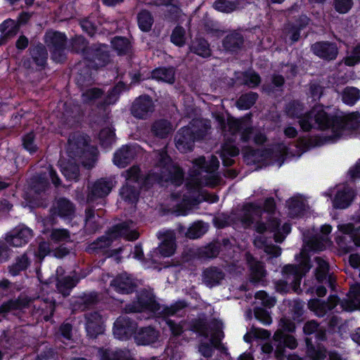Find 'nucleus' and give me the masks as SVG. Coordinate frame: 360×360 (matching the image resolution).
Returning a JSON list of instances; mask_svg holds the SVG:
<instances>
[{
    "mask_svg": "<svg viewBox=\"0 0 360 360\" xmlns=\"http://www.w3.org/2000/svg\"><path fill=\"white\" fill-rule=\"evenodd\" d=\"M338 117L329 115L322 105H315L309 112L304 114L299 121L301 128L305 131H310L314 124L321 129L333 128L338 129V124L336 122Z\"/></svg>",
    "mask_w": 360,
    "mask_h": 360,
    "instance_id": "obj_5",
    "label": "nucleus"
},
{
    "mask_svg": "<svg viewBox=\"0 0 360 360\" xmlns=\"http://www.w3.org/2000/svg\"><path fill=\"white\" fill-rule=\"evenodd\" d=\"M86 330L91 338H96L103 333L102 317L96 311L90 312L85 315Z\"/></svg>",
    "mask_w": 360,
    "mask_h": 360,
    "instance_id": "obj_24",
    "label": "nucleus"
},
{
    "mask_svg": "<svg viewBox=\"0 0 360 360\" xmlns=\"http://www.w3.org/2000/svg\"><path fill=\"white\" fill-rule=\"evenodd\" d=\"M98 302V295L95 292H91L78 297L75 302V307L81 311H84L96 304Z\"/></svg>",
    "mask_w": 360,
    "mask_h": 360,
    "instance_id": "obj_43",
    "label": "nucleus"
},
{
    "mask_svg": "<svg viewBox=\"0 0 360 360\" xmlns=\"http://www.w3.org/2000/svg\"><path fill=\"white\" fill-rule=\"evenodd\" d=\"M67 151L70 158L72 159L89 158L91 155L87 137L78 132L69 136Z\"/></svg>",
    "mask_w": 360,
    "mask_h": 360,
    "instance_id": "obj_9",
    "label": "nucleus"
},
{
    "mask_svg": "<svg viewBox=\"0 0 360 360\" xmlns=\"http://www.w3.org/2000/svg\"><path fill=\"white\" fill-rule=\"evenodd\" d=\"M239 5V0H217L214 4L215 9L229 13L234 11Z\"/></svg>",
    "mask_w": 360,
    "mask_h": 360,
    "instance_id": "obj_55",
    "label": "nucleus"
},
{
    "mask_svg": "<svg viewBox=\"0 0 360 360\" xmlns=\"http://www.w3.org/2000/svg\"><path fill=\"white\" fill-rule=\"evenodd\" d=\"M219 184V179L217 176L207 179L205 177H198L197 174H191V178L188 179V181L186 184V187L188 190L191 191L192 193V196L191 198H188V196L184 195V197H186L187 199H184L185 201V204L192 205L196 201V195L199 192L200 189L204 186H208L211 187H214Z\"/></svg>",
    "mask_w": 360,
    "mask_h": 360,
    "instance_id": "obj_10",
    "label": "nucleus"
},
{
    "mask_svg": "<svg viewBox=\"0 0 360 360\" xmlns=\"http://www.w3.org/2000/svg\"><path fill=\"white\" fill-rule=\"evenodd\" d=\"M239 153V149L231 143H224L221 148L220 156L222 159L223 164L225 166H231L233 163V160L229 158L235 157Z\"/></svg>",
    "mask_w": 360,
    "mask_h": 360,
    "instance_id": "obj_50",
    "label": "nucleus"
},
{
    "mask_svg": "<svg viewBox=\"0 0 360 360\" xmlns=\"http://www.w3.org/2000/svg\"><path fill=\"white\" fill-rule=\"evenodd\" d=\"M139 188L137 185L125 184L120 191L122 199L131 203L136 202L139 195Z\"/></svg>",
    "mask_w": 360,
    "mask_h": 360,
    "instance_id": "obj_48",
    "label": "nucleus"
},
{
    "mask_svg": "<svg viewBox=\"0 0 360 360\" xmlns=\"http://www.w3.org/2000/svg\"><path fill=\"white\" fill-rule=\"evenodd\" d=\"M61 171L69 180H77L79 176L78 165L72 160H60L59 161Z\"/></svg>",
    "mask_w": 360,
    "mask_h": 360,
    "instance_id": "obj_42",
    "label": "nucleus"
},
{
    "mask_svg": "<svg viewBox=\"0 0 360 360\" xmlns=\"http://www.w3.org/2000/svg\"><path fill=\"white\" fill-rule=\"evenodd\" d=\"M360 98V91L353 86H347L342 91V101L344 103L353 105Z\"/></svg>",
    "mask_w": 360,
    "mask_h": 360,
    "instance_id": "obj_54",
    "label": "nucleus"
},
{
    "mask_svg": "<svg viewBox=\"0 0 360 360\" xmlns=\"http://www.w3.org/2000/svg\"><path fill=\"white\" fill-rule=\"evenodd\" d=\"M30 264V260L27 253H24L20 257H18L15 262L8 267L9 273L12 276H17L20 271L27 269Z\"/></svg>",
    "mask_w": 360,
    "mask_h": 360,
    "instance_id": "obj_51",
    "label": "nucleus"
},
{
    "mask_svg": "<svg viewBox=\"0 0 360 360\" xmlns=\"http://www.w3.org/2000/svg\"><path fill=\"white\" fill-rule=\"evenodd\" d=\"M112 188V184L110 181L101 179L96 181L91 187L88 194L87 200L92 202L98 198H103L108 195Z\"/></svg>",
    "mask_w": 360,
    "mask_h": 360,
    "instance_id": "obj_26",
    "label": "nucleus"
},
{
    "mask_svg": "<svg viewBox=\"0 0 360 360\" xmlns=\"http://www.w3.org/2000/svg\"><path fill=\"white\" fill-rule=\"evenodd\" d=\"M103 91L101 89L94 87L86 89L82 94V101L84 103H91L95 102L103 95Z\"/></svg>",
    "mask_w": 360,
    "mask_h": 360,
    "instance_id": "obj_58",
    "label": "nucleus"
},
{
    "mask_svg": "<svg viewBox=\"0 0 360 360\" xmlns=\"http://www.w3.org/2000/svg\"><path fill=\"white\" fill-rule=\"evenodd\" d=\"M111 285L116 291L123 294L132 292L136 288L131 278L127 274H120L117 276L112 282Z\"/></svg>",
    "mask_w": 360,
    "mask_h": 360,
    "instance_id": "obj_30",
    "label": "nucleus"
},
{
    "mask_svg": "<svg viewBox=\"0 0 360 360\" xmlns=\"http://www.w3.org/2000/svg\"><path fill=\"white\" fill-rule=\"evenodd\" d=\"M175 130L174 125L167 120L160 119L155 120L150 127L151 134L159 139H166Z\"/></svg>",
    "mask_w": 360,
    "mask_h": 360,
    "instance_id": "obj_28",
    "label": "nucleus"
},
{
    "mask_svg": "<svg viewBox=\"0 0 360 360\" xmlns=\"http://www.w3.org/2000/svg\"><path fill=\"white\" fill-rule=\"evenodd\" d=\"M195 140L193 130L190 127H183L175 136L176 147L182 153L189 152L193 149Z\"/></svg>",
    "mask_w": 360,
    "mask_h": 360,
    "instance_id": "obj_17",
    "label": "nucleus"
},
{
    "mask_svg": "<svg viewBox=\"0 0 360 360\" xmlns=\"http://www.w3.org/2000/svg\"><path fill=\"white\" fill-rule=\"evenodd\" d=\"M112 44L119 54H127L131 51V46L127 38L121 37H115L112 41Z\"/></svg>",
    "mask_w": 360,
    "mask_h": 360,
    "instance_id": "obj_56",
    "label": "nucleus"
},
{
    "mask_svg": "<svg viewBox=\"0 0 360 360\" xmlns=\"http://www.w3.org/2000/svg\"><path fill=\"white\" fill-rule=\"evenodd\" d=\"M55 302L48 298L37 299L33 306L32 314L37 319L49 321L53 315L55 311Z\"/></svg>",
    "mask_w": 360,
    "mask_h": 360,
    "instance_id": "obj_18",
    "label": "nucleus"
},
{
    "mask_svg": "<svg viewBox=\"0 0 360 360\" xmlns=\"http://www.w3.org/2000/svg\"><path fill=\"white\" fill-rule=\"evenodd\" d=\"M155 105L148 96H141L133 102L131 114L139 119H146L154 111Z\"/></svg>",
    "mask_w": 360,
    "mask_h": 360,
    "instance_id": "obj_15",
    "label": "nucleus"
},
{
    "mask_svg": "<svg viewBox=\"0 0 360 360\" xmlns=\"http://www.w3.org/2000/svg\"><path fill=\"white\" fill-rule=\"evenodd\" d=\"M343 62L346 65L350 67L360 63V42L353 47L351 55L343 58Z\"/></svg>",
    "mask_w": 360,
    "mask_h": 360,
    "instance_id": "obj_64",
    "label": "nucleus"
},
{
    "mask_svg": "<svg viewBox=\"0 0 360 360\" xmlns=\"http://www.w3.org/2000/svg\"><path fill=\"white\" fill-rule=\"evenodd\" d=\"M78 279L72 276H58L56 287L59 292L66 297L70 295V290L76 285Z\"/></svg>",
    "mask_w": 360,
    "mask_h": 360,
    "instance_id": "obj_40",
    "label": "nucleus"
},
{
    "mask_svg": "<svg viewBox=\"0 0 360 360\" xmlns=\"http://www.w3.org/2000/svg\"><path fill=\"white\" fill-rule=\"evenodd\" d=\"M191 330L200 336L207 338L210 337V344L201 342L198 345L199 352L205 358H210L213 354V347L221 352H226V347L222 344L221 340L224 337L223 323L218 319H213L209 322L206 319H193L190 324Z\"/></svg>",
    "mask_w": 360,
    "mask_h": 360,
    "instance_id": "obj_1",
    "label": "nucleus"
},
{
    "mask_svg": "<svg viewBox=\"0 0 360 360\" xmlns=\"http://www.w3.org/2000/svg\"><path fill=\"white\" fill-rule=\"evenodd\" d=\"M101 360H131L129 353L123 350H105Z\"/></svg>",
    "mask_w": 360,
    "mask_h": 360,
    "instance_id": "obj_59",
    "label": "nucleus"
},
{
    "mask_svg": "<svg viewBox=\"0 0 360 360\" xmlns=\"http://www.w3.org/2000/svg\"><path fill=\"white\" fill-rule=\"evenodd\" d=\"M311 50L315 56L327 61L335 60L339 53L336 44L327 41L313 44Z\"/></svg>",
    "mask_w": 360,
    "mask_h": 360,
    "instance_id": "obj_14",
    "label": "nucleus"
},
{
    "mask_svg": "<svg viewBox=\"0 0 360 360\" xmlns=\"http://www.w3.org/2000/svg\"><path fill=\"white\" fill-rule=\"evenodd\" d=\"M136 327V323L129 317L120 316L114 323L113 333L118 339H126L134 333Z\"/></svg>",
    "mask_w": 360,
    "mask_h": 360,
    "instance_id": "obj_21",
    "label": "nucleus"
},
{
    "mask_svg": "<svg viewBox=\"0 0 360 360\" xmlns=\"http://www.w3.org/2000/svg\"><path fill=\"white\" fill-rule=\"evenodd\" d=\"M355 193L352 188L342 186L338 188L333 199V206L337 209H345L352 202Z\"/></svg>",
    "mask_w": 360,
    "mask_h": 360,
    "instance_id": "obj_25",
    "label": "nucleus"
},
{
    "mask_svg": "<svg viewBox=\"0 0 360 360\" xmlns=\"http://www.w3.org/2000/svg\"><path fill=\"white\" fill-rule=\"evenodd\" d=\"M257 98L258 94L250 91L241 95L236 101V105L240 109L247 110L250 108L255 103Z\"/></svg>",
    "mask_w": 360,
    "mask_h": 360,
    "instance_id": "obj_52",
    "label": "nucleus"
},
{
    "mask_svg": "<svg viewBox=\"0 0 360 360\" xmlns=\"http://www.w3.org/2000/svg\"><path fill=\"white\" fill-rule=\"evenodd\" d=\"M132 221L124 222L113 226L105 236L98 238L96 240L89 245L87 250L89 252H98L108 248L112 242L119 238L123 237L128 240H134L139 238V233L134 229Z\"/></svg>",
    "mask_w": 360,
    "mask_h": 360,
    "instance_id": "obj_4",
    "label": "nucleus"
},
{
    "mask_svg": "<svg viewBox=\"0 0 360 360\" xmlns=\"http://www.w3.org/2000/svg\"><path fill=\"white\" fill-rule=\"evenodd\" d=\"M219 184V179L217 176L207 179L205 177H198L197 174H191V178L188 179V181L186 184V187L188 190L191 191L192 193V196L191 198H188V196L184 195V197H186L187 199H184L185 201V204L192 205L196 201V195L199 192L200 189L204 186H208L211 187H214Z\"/></svg>",
    "mask_w": 360,
    "mask_h": 360,
    "instance_id": "obj_11",
    "label": "nucleus"
},
{
    "mask_svg": "<svg viewBox=\"0 0 360 360\" xmlns=\"http://www.w3.org/2000/svg\"><path fill=\"white\" fill-rule=\"evenodd\" d=\"M137 20L139 27L142 31L148 32L150 30L153 24V18L149 11L146 10L140 11L138 14Z\"/></svg>",
    "mask_w": 360,
    "mask_h": 360,
    "instance_id": "obj_53",
    "label": "nucleus"
},
{
    "mask_svg": "<svg viewBox=\"0 0 360 360\" xmlns=\"http://www.w3.org/2000/svg\"><path fill=\"white\" fill-rule=\"evenodd\" d=\"M314 262L316 264L315 267V277L319 283H322L324 281H328V285L331 288H334L335 278L329 274V264L327 261L320 257H316L314 258Z\"/></svg>",
    "mask_w": 360,
    "mask_h": 360,
    "instance_id": "obj_22",
    "label": "nucleus"
},
{
    "mask_svg": "<svg viewBox=\"0 0 360 360\" xmlns=\"http://www.w3.org/2000/svg\"><path fill=\"white\" fill-rule=\"evenodd\" d=\"M19 30V23L14 20L7 19L0 25V45L6 44L8 39L15 36Z\"/></svg>",
    "mask_w": 360,
    "mask_h": 360,
    "instance_id": "obj_31",
    "label": "nucleus"
},
{
    "mask_svg": "<svg viewBox=\"0 0 360 360\" xmlns=\"http://www.w3.org/2000/svg\"><path fill=\"white\" fill-rule=\"evenodd\" d=\"M245 259L248 267V282L245 284L241 285L240 286V290L247 291L250 289L249 287L250 284L255 286L263 282L266 272L264 264L261 262L257 260L250 252H245Z\"/></svg>",
    "mask_w": 360,
    "mask_h": 360,
    "instance_id": "obj_7",
    "label": "nucleus"
},
{
    "mask_svg": "<svg viewBox=\"0 0 360 360\" xmlns=\"http://www.w3.org/2000/svg\"><path fill=\"white\" fill-rule=\"evenodd\" d=\"M225 278L224 271L217 266H209L202 273V281L207 287L212 288L221 283Z\"/></svg>",
    "mask_w": 360,
    "mask_h": 360,
    "instance_id": "obj_23",
    "label": "nucleus"
},
{
    "mask_svg": "<svg viewBox=\"0 0 360 360\" xmlns=\"http://www.w3.org/2000/svg\"><path fill=\"white\" fill-rule=\"evenodd\" d=\"M152 77L159 81L173 84L175 81V70L173 68H160L152 72Z\"/></svg>",
    "mask_w": 360,
    "mask_h": 360,
    "instance_id": "obj_46",
    "label": "nucleus"
},
{
    "mask_svg": "<svg viewBox=\"0 0 360 360\" xmlns=\"http://www.w3.org/2000/svg\"><path fill=\"white\" fill-rule=\"evenodd\" d=\"M86 58L92 63L91 68L98 69L104 67L110 62V55L105 46L97 49H91L86 53Z\"/></svg>",
    "mask_w": 360,
    "mask_h": 360,
    "instance_id": "obj_19",
    "label": "nucleus"
},
{
    "mask_svg": "<svg viewBox=\"0 0 360 360\" xmlns=\"http://www.w3.org/2000/svg\"><path fill=\"white\" fill-rule=\"evenodd\" d=\"M55 213L63 217H71L75 214L74 205L66 198L58 199L54 205Z\"/></svg>",
    "mask_w": 360,
    "mask_h": 360,
    "instance_id": "obj_38",
    "label": "nucleus"
},
{
    "mask_svg": "<svg viewBox=\"0 0 360 360\" xmlns=\"http://www.w3.org/2000/svg\"><path fill=\"white\" fill-rule=\"evenodd\" d=\"M32 301L33 299L24 295H20L16 299L8 300L0 305V315L6 318L9 312L26 308Z\"/></svg>",
    "mask_w": 360,
    "mask_h": 360,
    "instance_id": "obj_20",
    "label": "nucleus"
},
{
    "mask_svg": "<svg viewBox=\"0 0 360 360\" xmlns=\"http://www.w3.org/2000/svg\"><path fill=\"white\" fill-rule=\"evenodd\" d=\"M273 340L277 342L275 350V357L277 360H283L285 347L293 349L297 346L295 337L285 334L281 329L274 333Z\"/></svg>",
    "mask_w": 360,
    "mask_h": 360,
    "instance_id": "obj_13",
    "label": "nucleus"
},
{
    "mask_svg": "<svg viewBox=\"0 0 360 360\" xmlns=\"http://www.w3.org/2000/svg\"><path fill=\"white\" fill-rule=\"evenodd\" d=\"M252 136L253 137L255 143L257 145H262L267 140L264 133L252 127H247L243 130L241 134V139L243 141L248 142Z\"/></svg>",
    "mask_w": 360,
    "mask_h": 360,
    "instance_id": "obj_45",
    "label": "nucleus"
},
{
    "mask_svg": "<svg viewBox=\"0 0 360 360\" xmlns=\"http://www.w3.org/2000/svg\"><path fill=\"white\" fill-rule=\"evenodd\" d=\"M67 38L65 35L59 32H47L45 35V43L51 52L52 58L58 63L63 62L65 58V45Z\"/></svg>",
    "mask_w": 360,
    "mask_h": 360,
    "instance_id": "obj_8",
    "label": "nucleus"
},
{
    "mask_svg": "<svg viewBox=\"0 0 360 360\" xmlns=\"http://www.w3.org/2000/svg\"><path fill=\"white\" fill-rule=\"evenodd\" d=\"M254 245L259 249H262L264 251L272 257H277L281 253V249L276 245L268 244L265 237L262 236H257L254 240Z\"/></svg>",
    "mask_w": 360,
    "mask_h": 360,
    "instance_id": "obj_39",
    "label": "nucleus"
},
{
    "mask_svg": "<svg viewBox=\"0 0 360 360\" xmlns=\"http://www.w3.org/2000/svg\"><path fill=\"white\" fill-rule=\"evenodd\" d=\"M336 122L338 124V129H354L360 127V114L358 112H354L338 117Z\"/></svg>",
    "mask_w": 360,
    "mask_h": 360,
    "instance_id": "obj_35",
    "label": "nucleus"
},
{
    "mask_svg": "<svg viewBox=\"0 0 360 360\" xmlns=\"http://www.w3.org/2000/svg\"><path fill=\"white\" fill-rule=\"evenodd\" d=\"M244 43L243 35L237 32L228 34L223 40V46L229 51H236L241 49Z\"/></svg>",
    "mask_w": 360,
    "mask_h": 360,
    "instance_id": "obj_34",
    "label": "nucleus"
},
{
    "mask_svg": "<svg viewBox=\"0 0 360 360\" xmlns=\"http://www.w3.org/2000/svg\"><path fill=\"white\" fill-rule=\"evenodd\" d=\"M157 162L152 172L148 174L149 181H156L159 184L171 182L180 185L183 180L181 169L175 165L171 158L164 151L156 153Z\"/></svg>",
    "mask_w": 360,
    "mask_h": 360,
    "instance_id": "obj_3",
    "label": "nucleus"
},
{
    "mask_svg": "<svg viewBox=\"0 0 360 360\" xmlns=\"http://www.w3.org/2000/svg\"><path fill=\"white\" fill-rule=\"evenodd\" d=\"M190 51L202 58L211 56V49L207 41L202 38H195L191 43Z\"/></svg>",
    "mask_w": 360,
    "mask_h": 360,
    "instance_id": "obj_36",
    "label": "nucleus"
},
{
    "mask_svg": "<svg viewBox=\"0 0 360 360\" xmlns=\"http://www.w3.org/2000/svg\"><path fill=\"white\" fill-rule=\"evenodd\" d=\"M184 301H179L170 307L161 306L158 303L152 292L142 290L139 296L137 302L126 306L124 310L127 313L139 312L148 310L158 315L172 316L186 307Z\"/></svg>",
    "mask_w": 360,
    "mask_h": 360,
    "instance_id": "obj_2",
    "label": "nucleus"
},
{
    "mask_svg": "<svg viewBox=\"0 0 360 360\" xmlns=\"http://www.w3.org/2000/svg\"><path fill=\"white\" fill-rule=\"evenodd\" d=\"M207 231V226L202 221L194 223L187 231L186 235L191 239H195L202 236Z\"/></svg>",
    "mask_w": 360,
    "mask_h": 360,
    "instance_id": "obj_60",
    "label": "nucleus"
},
{
    "mask_svg": "<svg viewBox=\"0 0 360 360\" xmlns=\"http://www.w3.org/2000/svg\"><path fill=\"white\" fill-rule=\"evenodd\" d=\"M124 89V84L118 83L115 86H114L110 91H108V95L104 98L103 105H109L114 104L117 100L119 94Z\"/></svg>",
    "mask_w": 360,
    "mask_h": 360,
    "instance_id": "obj_63",
    "label": "nucleus"
},
{
    "mask_svg": "<svg viewBox=\"0 0 360 360\" xmlns=\"http://www.w3.org/2000/svg\"><path fill=\"white\" fill-rule=\"evenodd\" d=\"M300 257L298 265L288 264L282 269L284 279L288 281V283L292 285L293 290L298 294L301 292V280L311 269L309 258L304 250L300 252Z\"/></svg>",
    "mask_w": 360,
    "mask_h": 360,
    "instance_id": "obj_6",
    "label": "nucleus"
},
{
    "mask_svg": "<svg viewBox=\"0 0 360 360\" xmlns=\"http://www.w3.org/2000/svg\"><path fill=\"white\" fill-rule=\"evenodd\" d=\"M162 236L164 239L155 252L161 257H168L172 256L176 250L175 236L172 232H167Z\"/></svg>",
    "mask_w": 360,
    "mask_h": 360,
    "instance_id": "obj_29",
    "label": "nucleus"
},
{
    "mask_svg": "<svg viewBox=\"0 0 360 360\" xmlns=\"http://www.w3.org/2000/svg\"><path fill=\"white\" fill-rule=\"evenodd\" d=\"M244 214L241 221L246 226H250L254 221V216L261 217L262 209L260 205L255 202H250L244 205Z\"/></svg>",
    "mask_w": 360,
    "mask_h": 360,
    "instance_id": "obj_33",
    "label": "nucleus"
},
{
    "mask_svg": "<svg viewBox=\"0 0 360 360\" xmlns=\"http://www.w3.org/2000/svg\"><path fill=\"white\" fill-rule=\"evenodd\" d=\"M343 310L353 311L360 308V285L354 284L351 286L347 298L340 302Z\"/></svg>",
    "mask_w": 360,
    "mask_h": 360,
    "instance_id": "obj_27",
    "label": "nucleus"
},
{
    "mask_svg": "<svg viewBox=\"0 0 360 360\" xmlns=\"http://www.w3.org/2000/svg\"><path fill=\"white\" fill-rule=\"evenodd\" d=\"M338 302L339 299L337 296L330 295L326 302L319 299H311L309 300L307 306L317 316L323 317L328 311L333 309Z\"/></svg>",
    "mask_w": 360,
    "mask_h": 360,
    "instance_id": "obj_16",
    "label": "nucleus"
},
{
    "mask_svg": "<svg viewBox=\"0 0 360 360\" xmlns=\"http://www.w3.org/2000/svg\"><path fill=\"white\" fill-rule=\"evenodd\" d=\"M171 41L178 46L181 47L186 44V30L184 27L181 26H176L173 30L170 36Z\"/></svg>",
    "mask_w": 360,
    "mask_h": 360,
    "instance_id": "obj_57",
    "label": "nucleus"
},
{
    "mask_svg": "<svg viewBox=\"0 0 360 360\" xmlns=\"http://www.w3.org/2000/svg\"><path fill=\"white\" fill-rule=\"evenodd\" d=\"M134 158V150L129 146L121 148L114 156V163L120 167H125Z\"/></svg>",
    "mask_w": 360,
    "mask_h": 360,
    "instance_id": "obj_37",
    "label": "nucleus"
},
{
    "mask_svg": "<svg viewBox=\"0 0 360 360\" xmlns=\"http://www.w3.org/2000/svg\"><path fill=\"white\" fill-rule=\"evenodd\" d=\"M196 140L205 138L211 129L210 122L207 120H193L190 125Z\"/></svg>",
    "mask_w": 360,
    "mask_h": 360,
    "instance_id": "obj_44",
    "label": "nucleus"
},
{
    "mask_svg": "<svg viewBox=\"0 0 360 360\" xmlns=\"http://www.w3.org/2000/svg\"><path fill=\"white\" fill-rule=\"evenodd\" d=\"M285 110L287 114L292 117H296L299 119H301V117L304 115V114H302L304 106L300 102L297 101L290 102L287 105ZM300 120H299V121Z\"/></svg>",
    "mask_w": 360,
    "mask_h": 360,
    "instance_id": "obj_61",
    "label": "nucleus"
},
{
    "mask_svg": "<svg viewBox=\"0 0 360 360\" xmlns=\"http://www.w3.org/2000/svg\"><path fill=\"white\" fill-rule=\"evenodd\" d=\"M30 53L32 60L37 66L40 68H44L45 66L48 53L43 44H38L32 47L30 49Z\"/></svg>",
    "mask_w": 360,
    "mask_h": 360,
    "instance_id": "obj_41",
    "label": "nucleus"
},
{
    "mask_svg": "<svg viewBox=\"0 0 360 360\" xmlns=\"http://www.w3.org/2000/svg\"><path fill=\"white\" fill-rule=\"evenodd\" d=\"M122 176L124 177L126 184L137 186H139V181L143 177L141 169L137 165H133L128 169L123 172Z\"/></svg>",
    "mask_w": 360,
    "mask_h": 360,
    "instance_id": "obj_49",
    "label": "nucleus"
},
{
    "mask_svg": "<svg viewBox=\"0 0 360 360\" xmlns=\"http://www.w3.org/2000/svg\"><path fill=\"white\" fill-rule=\"evenodd\" d=\"M159 338V332L154 328L148 326L141 328L135 336L139 345H148L155 342Z\"/></svg>",
    "mask_w": 360,
    "mask_h": 360,
    "instance_id": "obj_32",
    "label": "nucleus"
},
{
    "mask_svg": "<svg viewBox=\"0 0 360 360\" xmlns=\"http://www.w3.org/2000/svg\"><path fill=\"white\" fill-rule=\"evenodd\" d=\"M219 251V246L217 244L210 243L197 249L194 254L199 259H209L217 257Z\"/></svg>",
    "mask_w": 360,
    "mask_h": 360,
    "instance_id": "obj_47",
    "label": "nucleus"
},
{
    "mask_svg": "<svg viewBox=\"0 0 360 360\" xmlns=\"http://www.w3.org/2000/svg\"><path fill=\"white\" fill-rule=\"evenodd\" d=\"M193 174H197L198 177H205L207 179L215 176L219 177V181L221 179L217 175L208 176V174L214 172L219 166V162L216 156L212 155L210 160L206 162L205 157L202 156L193 160Z\"/></svg>",
    "mask_w": 360,
    "mask_h": 360,
    "instance_id": "obj_12",
    "label": "nucleus"
},
{
    "mask_svg": "<svg viewBox=\"0 0 360 360\" xmlns=\"http://www.w3.org/2000/svg\"><path fill=\"white\" fill-rule=\"evenodd\" d=\"M72 50L76 53H83L86 55L88 49V42L81 36H77L71 40Z\"/></svg>",
    "mask_w": 360,
    "mask_h": 360,
    "instance_id": "obj_62",
    "label": "nucleus"
}]
</instances>
